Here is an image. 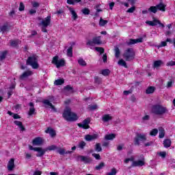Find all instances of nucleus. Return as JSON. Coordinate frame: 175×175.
I'll list each match as a JSON object with an SVG mask.
<instances>
[{
  "mask_svg": "<svg viewBox=\"0 0 175 175\" xmlns=\"http://www.w3.org/2000/svg\"><path fill=\"white\" fill-rule=\"evenodd\" d=\"M59 148H58L55 145H51V146H48L47 148H46V151H54V150H57V151H58V150H59Z\"/></svg>",
  "mask_w": 175,
  "mask_h": 175,
  "instance_id": "31",
  "label": "nucleus"
},
{
  "mask_svg": "<svg viewBox=\"0 0 175 175\" xmlns=\"http://www.w3.org/2000/svg\"><path fill=\"white\" fill-rule=\"evenodd\" d=\"M94 150L96 152H101L102 151V146L100 145V143H97L94 146Z\"/></svg>",
  "mask_w": 175,
  "mask_h": 175,
  "instance_id": "32",
  "label": "nucleus"
},
{
  "mask_svg": "<svg viewBox=\"0 0 175 175\" xmlns=\"http://www.w3.org/2000/svg\"><path fill=\"white\" fill-rule=\"evenodd\" d=\"M111 120H113V117L109 114H105L102 118L103 122H109V121H111Z\"/></svg>",
  "mask_w": 175,
  "mask_h": 175,
  "instance_id": "28",
  "label": "nucleus"
},
{
  "mask_svg": "<svg viewBox=\"0 0 175 175\" xmlns=\"http://www.w3.org/2000/svg\"><path fill=\"white\" fill-rule=\"evenodd\" d=\"M25 10V5H24V3L23 2L20 3L18 10L19 12H24Z\"/></svg>",
  "mask_w": 175,
  "mask_h": 175,
  "instance_id": "53",
  "label": "nucleus"
},
{
  "mask_svg": "<svg viewBox=\"0 0 175 175\" xmlns=\"http://www.w3.org/2000/svg\"><path fill=\"white\" fill-rule=\"evenodd\" d=\"M163 144L165 148H169V147L172 146V140H170V139H164Z\"/></svg>",
  "mask_w": 175,
  "mask_h": 175,
  "instance_id": "25",
  "label": "nucleus"
},
{
  "mask_svg": "<svg viewBox=\"0 0 175 175\" xmlns=\"http://www.w3.org/2000/svg\"><path fill=\"white\" fill-rule=\"evenodd\" d=\"M136 43H143V38L130 39L129 42H127V45L132 46V44H136Z\"/></svg>",
  "mask_w": 175,
  "mask_h": 175,
  "instance_id": "12",
  "label": "nucleus"
},
{
  "mask_svg": "<svg viewBox=\"0 0 175 175\" xmlns=\"http://www.w3.org/2000/svg\"><path fill=\"white\" fill-rule=\"evenodd\" d=\"M146 24H148V25H150V27H157V25H159L161 28H165V25L156 18H153V21H147Z\"/></svg>",
  "mask_w": 175,
  "mask_h": 175,
  "instance_id": "7",
  "label": "nucleus"
},
{
  "mask_svg": "<svg viewBox=\"0 0 175 175\" xmlns=\"http://www.w3.org/2000/svg\"><path fill=\"white\" fill-rule=\"evenodd\" d=\"M78 64L81 66H87V62H85L83 58H81L78 60Z\"/></svg>",
  "mask_w": 175,
  "mask_h": 175,
  "instance_id": "44",
  "label": "nucleus"
},
{
  "mask_svg": "<svg viewBox=\"0 0 175 175\" xmlns=\"http://www.w3.org/2000/svg\"><path fill=\"white\" fill-rule=\"evenodd\" d=\"M175 62L174 61H170L167 63V66H174Z\"/></svg>",
  "mask_w": 175,
  "mask_h": 175,
  "instance_id": "60",
  "label": "nucleus"
},
{
  "mask_svg": "<svg viewBox=\"0 0 175 175\" xmlns=\"http://www.w3.org/2000/svg\"><path fill=\"white\" fill-rule=\"evenodd\" d=\"M87 46H95V44L99 45L102 44V41L100 40V36L93 38L92 40H89L87 43Z\"/></svg>",
  "mask_w": 175,
  "mask_h": 175,
  "instance_id": "8",
  "label": "nucleus"
},
{
  "mask_svg": "<svg viewBox=\"0 0 175 175\" xmlns=\"http://www.w3.org/2000/svg\"><path fill=\"white\" fill-rule=\"evenodd\" d=\"M156 8H157V10H160L161 12H166V5L162 2L157 5Z\"/></svg>",
  "mask_w": 175,
  "mask_h": 175,
  "instance_id": "21",
  "label": "nucleus"
},
{
  "mask_svg": "<svg viewBox=\"0 0 175 175\" xmlns=\"http://www.w3.org/2000/svg\"><path fill=\"white\" fill-rule=\"evenodd\" d=\"M77 161H81V162H84V163H90L91 159L88 157L79 155L77 157Z\"/></svg>",
  "mask_w": 175,
  "mask_h": 175,
  "instance_id": "17",
  "label": "nucleus"
},
{
  "mask_svg": "<svg viewBox=\"0 0 175 175\" xmlns=\"http://www.w3.org/2000/svg\"><path fill=\"white\" fill-rule=\"evenodd\" d=\"M109 23L108 21L104 20L103 18H100L99 21V25L100 27H105L106 24Z\"/></svg>",
  "mask_w": 175,
  "mask_h": 175,
  "instance_id": "40",
  "label": "nucleus"
},
{
  "mask_svg": "<svg viewBox=\"0 0 175 175\" xmlns=\"http://www.w3.org/2000/svg\"><path fill=\"white\" fill-rule=\"evenodd\" d=\"M21 44V41L20 40H11L10 41V46H11V47L17 48L18 47V45Z\"/></svg>",
  "mask_w": 175,
  "mask_h": 175,
  "instance_id": "19",
  "label": "nucleus"
},
{
  "mask_svg": "<svg viewBox=\"0 0 175 175\" xmlns=\"http://www.w3.org/2000/svg\"><path fill=\"white\" fill-rule=\"evenodd\" d=\"M14 123L15 124V125H17V126H18V128H20V129H21V131H22V132H24V131H25V127L23 126V122H21V121L15 120L14 122Z\"/></svg>",
  "mask_w": 175,
  "mask_h": 175,
  "instance_id": "26",
  "label": "nucleus"
},
{
  "mask_svg": "<svg viewBox=\"0 0 175 175\" xmlns=\"http://www.w3.org/2000/svg\"><path fill=\"white\" fill-rule=\"evenodd\" d=\"M135 57H136V52L133 48H128L123 53V58L128 62L133 61Z\"/></svg>",
  "mask_w": 175,
  "mask_h": 175,
  "instance_id": "3",
  "label": "nucleus"
},
{
  "mask_svg": "<svg viewBox=\"0 0 175 175\" xmlns=\"http://www.w3.org/2000/svg\"><path fill=\"white\" fill-rule=\"evenodd\" d=\"M51 23V16H48L41 21V23H40V25H42V27H49Z\"/></svg>",
  "mask_w": 175,
  "mask_h": 175,
  "instance_id": "10",
  "label": "nucleus"
},
{
  "mask_svg": "<svg viewBox=\"0 0 175 175\" xmlns=\"http://www.w3.org/2000/svg\"><path fill=\"white\" fill-rule=\"evenodd\" d=\"M65 83V79H59L54 81L55 85H62Z\"/></svg>",
  "mask_w": 175,
  "mask_h": 175,
  "instance_id": "34",
  "label": "nucleus"
},
{
  "mask_svg": "<svg viewBox=\"0 0 175 175\" xmlns=\"http://www.w3.org/2000/svg\"><path fill=\"white\" fill-rule=\"evenodd\" d=\"M158 135V130L157 129H153L150 132V136H157Z\"/></svg>",
  "mask_w": 175,
  "mask_h": 175,
  "instance_id": "50",
  "label": "nucleus"
},
{
  "mask_svg": "<svg viewBox=\"0 0 175 175\" xmlns=\"http://www.w3.org/2000/svg\"><path fill=\"white\" fill-rule=\"evenodd\" d=\"M67 55L68 57H73V46H70L67 49Z\"/></svg>",
  "mask_w": 175,
  "mask_h": 175,
  "instance_id": "35",
  "label": "nucleus"
},
{
  "mask_svg": "<svg viewBox=\"0 0 175 175\" xmlns=\"http://www.w3.org/2000/svg\"><path fill=\"white\" fill-rule=\"evenodd\" d=\"M159 139H163L165 137V129H163V127H159Z\"/></svg>",
  "mask_w": 175,
  "mask_h": 175,
  "instance_id": "30",
  "label": "nucleus"
},
{
  "mask_svg": "<svg viewBox=\"0 0 175 175\" xmlns=\"http://www.w3.org/2000/svg\"><path fill=\"white\" fill-rule=\"evenodd\" d=\"M62 116L64 120L68 122H74L75 121H77V120H79L77 114L72 112V109L69 107H66Z\"/></svg>",
  "mask_w": 175,
  "mask_h": 175,
  "instance_id": "1",
  "label": "nucleus"
},
{
  "mask_svg": "<svg viewBox=\"0 0 175 175\" xmlns=\"http://www.w3.org/2000/svg\"><path fill=\"white\" fill-rule=\"evenodd\" d=\"M103 61L105 64H106V62H107V55L106 53H105L103 55Z\"/></svg>",
  "mask_w": 175,
  "mask_h": 175,
  "instance_id": "59",
  "label": "nucleus"
},
{
  "mask_svg": "<svg viewBox=\"0 0 175 175\" xmlns=\"http://www.w3.org/2000/svg\"><path fill=\"white\" fill-rule=\"evenodd\" d=\"M117 174V170L116 168H112L110 172L107 173V175H116Z\"/></svg>",
  "mask_w": 175,
  "mask_h": 175,
  "instance_id": "52",
  "label": "nucleus"
},
{
  "mask_svg": "<svg viewBox=\"0 0 175 175\" xmlns=\"http://www.w3.org/2000/svg\"><path fill=\"white\" fill-rule=\"evenodd\" d=\"M8 55V51H4L0 54V61H3L5 58H6V55Z\"/></svg>",
  "mask_w": 175,
  "mask_h": 175,
  "instance_id": "38",
  "label": "nucleus"
},
{
  "mask_svg": "<svg viewBox=\"0 0 175 175\" xmlns=\"http://www.w3.org/2000/svg\"><path fill=\"white\" fill-rule=\"evenodd\" d=\"M36 151L38 152L36 157H38V158L43 157V155H44L47 152L46 148L43 149L42 148L40 147H38L37 149H36Z\"/></svg>",
  "mask_w": 175,
  "mask_h": 175,
  "instance_id": "13",
  "label": "nucleus"
},
{
  "mask_svg": "<svg viewBox=\"0 0 175 175\" xmlns=\"http://www.w3.org/2000/svg\"><path fill=\"white\" fill-rule=\"evenodd\" d=\"M33 146H42L43 144V138L37 137L32 141Z\"/></svg>",
  "mask_w": 175,
  "mask_h": 175,
  "instance_id": "15",
  "label": "nucleus"
},
{
  "mask_svg": "<svg viewBox=\"0 0 175 175\" xmlns=\"http://www.w3.org/2000/svg\"><path fill=\"white\" fill-rule=\"evenodd\" d=\"M33 72L32 71H25V72L23 73V75H21L20 79L21 80H23V79H25L27 77H29V76H32Z\"/></svg>",
  "mask_w": 175,
  "mask_h": 175,
  "instance_id": "22",
  "label": "nucleus"
},
{
  "mask_svg": "<svg viewBox=\"0 0 175 175\" xmlns=\"http://www.w3.org/2000/svg\"><path fill=\"white\" fill-rule=\"evenodd\" d=\"M100 81H101L100 78H99L98 77H94V83H96V84H99Z\"/></svg>",
  "mask_w": 175,
  "mask_h": 175,
  "instance_id": "57",
  "label": "nucleus"
},
{
  "mask_svg": "<svg viewBox=\"0 0 175 175\" xmlns=\"http://www.w3.org/2000/svg\"><path fill=\"white\" fill-rule=\"evenodd\" d=\"M166 46H167V43L166 42V41H163L161 42V44L158 46V47H166Z\"/></svg>",
  "mask_w": 175,
  "mask_h": 175,
  "instance_id": "56",
  "label": "nucleus"
},
{
  "mask_svg": "<svg viewBox=\"0 0 175 175\" xmlns=\"http://www.w3.org/2000/svg\"><path fill=\"white\" fill-rule=\"evenodd\" d=\"M163 65V62L162 60H157L153 64V68L158 69V68H161Z\"/></svg>",
  "mask_w": 175,
  "mask_h": 175,
  "instance_id": "27",
  "label": "nucleus"
},
{
  "mask_svg": "<svg viewBox=\"0 0 175 175\" xmlns=\"http://www.w3.org/2000/svg\"><path fill=\"white\" fill-rule=\"evenodd\" d=\"M26 65H29L33 69H38L39 64L38 63V55H33L27 57Z\"/></svg>",
  "mask_w": 175,
  "mask_h": 175,
  "instance_id": "4",
  "label": "nucleus"
},
{
  "mask_svg": "<svg viewBox=\"0 0 175 175\" xmlns=\"http://www.w3.org/2000/svg\"><path fill=\"white\" fill-rule=\"evenodd\" d=\"M90 122H91V118H88L83 121V123H79L78 126L83 129H90Z\"/></svg>",
  "mask_w": 175,
  "mask_h": 175,
  "instance_id": "9",
  "label": "nucleus"
},
{
  "mask_svg": "<svg viewBox=\"0 0 175 175\" xmlns=\"http://www.w3.org/2000/svg\"><path fill=\"white\" fill-rule=\"evenodd\" d=\"M79 2H81V0H67L68 5H76V3H79Z\"/></svg>",
  "mask_w": 175,
  "mask_h": 175,
  "instance_id": "41",
  "label": "nucleus"
},
{
  "mask_svg": "<svg viewBox=\"0 0 175 175\" xmlns=\"http://www.w3.org/2000/svg\"><path fill=\"white\" fill-rule=\"evenodd\" d=\"M45 133H49L51 137H54L57 135V133H55V130L53 129L51 127H49L45 131Z\"/></svg>",
  "mask_w": 175,
  "mask_h": 175,
  "instance_id": "20",
  "label": "nucleus"
},
{
  "mask_svg": "<svg viewBox=\"0 0 175 175\" xmlns=\"http://www.w3.org/2000/svg\"><path fill=\"white\" fill-rule=\"evenodd\" d=\"M86 143L84 141H81L78 144V148H81V150H84V146H86Z\"/></svg>",
  "mask_w": 175,
  "mask_h": 175,
  "instance_id": "46",
  "label": "nucleus"
},
{
  "mask_svg": "<svg viewBox=\"0 0 175 175\" xmlns=\"http://www.w3.org/2000/svg\"><path fill=\"white\" fill-rule=\"evenodd\" d=\"M13 169H14V159H11L8 162V170L12 171Z\"/></svg>",
  "mask_w": 175,
  "mask_h": 175,
  "instance_id": "23",
  "label": "nucleus"
},
{
  "mask_svg": "<svg viewBox=\"0 0 175 175\" xmlns=\"http://www.w3.org/2000/svg\"><path fill=\"white\" fill-rule=\"evenodd\" d=\"M92 157H94L96 159L100 160V155L99 154L93 153Z\"/></svg>",
  "mask_w": 175,
  "mask_h": 175,
  "instance_id": "58",
  "label": "nucleus"
},
{
  "mask_svg": "<svg viewBox=\"0 0 175 175\" xmlns=\"http://www.w3.org/2000/svg\"><path fill=\"white\" fill-rule=\"evenodd\" d=\"M98 137H99V135H98V134H88L85 135V140H86V142H93V140H96Z\"/></svg>",
  "mask_w": 175,
  "mask_h": 175,
  "instance_id": "11",
  "label": "nucleus"
},
{
  "mask_svg": "<svg viewBox=\"0 0 175 175\" xmlns=\"http://www.w3.org/2000/svg\"><path fill=\"white\" fill-rule=\"evenodd\" d=\"M88 110L93 111L94 110H96V109H98V105L96 104L90 105H88Z\"/></svg>",
  "mask_w": 175,
  "mask_h": 175,
  "instance_id": "42",
  "label": "nucleus"
},
{
  "mask_svg": "<svg viewBox=\"0 0 175 175\" xmlns=\"http://www.w3.org/2000/svg\"><path fill=\"white\" fill-rule=\"evenodd\" d=\"M64 90L66 91H68V92H73V88L70 86V85H68L64 87Z\"/></svg>",
  "mask_w": 175,
  "mask_h": 175,
  "instance_id": "51",
  "label": "nucleus"
},
{
  "mask_svg": "<svg viewBox=\"0 0 175 175\" xmlns=\"http://www.w3.org/2000/svg\"><path fill=\"white\" fill-rule=\"evenodd\" d=\"M168 111L167 108L159 104L152 105L151 109V113L155 116H163V114H166Z\"/></svg>",
  "mask_w": 175,
  "mask_h": 175,
  "instance_id": "2",
  "label": "nucleus"
},
{
  "mask_svg": "<svg viewBox=\"0 0 175 175\" xmlns=\"http://www.w3.org/2000/svg\"><path fill=\"white\" fill-rule=\"evenodd\" d=\"M94 50H96V51H97L98 53H100V55L105 53V49H103V47H95Z\"/></svg>",
  "mask_w": 175,
  "mask_h": 175,
  "instance_id": "45",
  "label": "nucleus"
},
{
  "mask_svg": "<svg viewBox=\"0 0 175 175\" xmlns=\"http://www.w3.org/2000/svg\"><path fill=\"white\" fill-rule=\"evenodd\" d=\"M148 12H150L151 13H157V12H158V9L157 8V6H151L149 9H148Z\"/></svg>",
  "mask_w": 175,
  "mask_h": 175,
  "instance_id": "47",
  "label": "nucleus"
},
{
  "mask_svg": "<svg viewBox=\"0 0 175 175\" xmlns=\"http://www.w3.org/2000/svg\"><path fill=\"white\" fill-rule=\"evenodd\" d=\"M115 57L116 58H120V55H121V52L120 51V48L118 46L115 47Z\"/></svg>",
  "mask_w": 175,
  "mask_h": 175,
  "instance_id": "37",
  "label": "nucleus"
},
{
  "mask_svg": "<svg viewBox=\"0 0 175 175\" xmlns=\"http://www.w3.org/2000/svg\"><path fill=\"white\" fill-rule=\"evenodd\" d=\"M33 175H42V171L36 170Z\"/></svg>",
  "mask_w": 175,
  "mask_h": 175,
  "instance_id": "64",
  "label": "nucleus"
},
{
  "mask_svg": "<svg viewBox=\"0 0 175 175\" xmlns=\"http://www.w3.org/2000/svg\"><path fill=\"white\" fill-rule=\"evenodd\" d=\"M124 95H129V94H132V91L131 90H124L123 92Z\"/></svg>",
  "mask_w": 175,
  "mask_h": 175,
  "instance_id": "62",
  "label": "nucleus"
},
{
  "mask_svg": "<svg viewBox=\"0 0 175 175\" xmlns=\"http://www.w3.org/2000/svg\"><path fill=\"white\" fill-rule=\"evenodd\" d=\"M155 91V87L154 86H150L146 89V93L147 94H154Z\"/></svg>",
  "mask_w": 175,
  "mask_h": 175,
  "instance_id": "33",
  "label": "nucleus"
},
{
  "mask_svg": "<svg viewBox=\"0 0 175 175\" xmlns=\"http://www.w3.org/2000/svg\"><path fill=\"white\" fill-rule=\"evenodd\" d=\"M68 10L72 15V20H74V21H76V20L79 18V16L77 15V13H76V11L75 10V9L70 7L68 8Z\"/></svg>",
  "mask_w": 175,
  "mask_h": 175,
  "instance_id": "18",
  "label": "nucleus"
},
{
  "mask_svg": "<svg viewBox=\"0 0 175 175\" xmlns=\"http://www.w3.org/2000/svg\"><path fill=\"white\" fill-rule=\"evenodd\" d=\"M81 12L83 13V14H85V16H87L90 14V9L85 8L83 10H81Z\"/></svg>",
  "mask_w": 175,
  "mask_h": 175,
  "instance_id": "49",
  "label": "nucleus"
},
{
  "mask_svg": "<svg viewBox=\"0 0 175 175\" xmlns=\"http://www.w3.org/2000/svg\"><path fill=\"white\" fill-rule=\"evenodd\" d=\"M0 31L2 33H5L6 31H9V24L5 23L0 27Z\"/></svg>",
  "mask_w": 175,
  "mask_h": 175,
  "instance_id": "29",
  "label": "nucleus"
},
{
  "mask_svg": "<svg viewBox=\"0 0 175 175\" xmlns=\"http://www.w3.org/2000/svg\"><path fill=\"white\" fill-rule=\"evenodd\" d=\"M146 165V162H144V158H143L142 160H138L137 161H133L131 166L133 167H136L137 166H144Z\"/></svg>",
  "mask_w": 175,
  "mask_h": 175,
  "instance_id": "14",
  "label": "nucleus"
},
{
  "mask_svg": "<svg viewBox=\"0 0 175 175\" xmlns=\"http://www.w3.org/2000/svg\"><path fill=\"white\" fill-rule=\"evenodd\" d=\"M143 121H148L150 120V116L146 115L142 118Z\"/></svg>",
  "mask_w": 175,
  "mask_h": 175,
  "instance_id": "61",
  "label": "nucleus"
},
{
  "mask_svg": "<svg viewBox=\"0 0 175 175\" xmlns=\"http://www.w3.org/2000/svg\"><path fill=\"white\" fill-rule=\"evenodd\" d=\"M57 152L60 155H65V154H72V151L66 150L65 149L59 148L57 150Z\"/></svg>",
  "mask_w": 175,
  "mask_h": 175,
  "instance_id": "24",
  "label": "nucleus"
},
{
  "mask_svg": "<svg viewBox=\"0 0 175 175\" xmlns=\"http://www.w3.org/2000/svg\"><path fill=\"white\" fill-rule=\"evenodd\" d=\"M118 65H120V66H124V68H128V66L126 65V62L122 59H120L118 62Z\"/></svg>",
  "mask_w": 175,
  "mask_h": 175,
  "instance_id": "39",
  "label": "nucleus"
},
{
  "mask_svg": "<svg viewBox=\"0 0 175 175\" xmlns=\"http://www.w3.org/2000/svg\"><path fill=\"white\" fill-rule=\"evenodd\" d=\"M105 165L104 162H101L100 164H98L97 166H96L95 169L96 170H100L105 167Z\"/></svg>",
  "mask_w": 175,
  "mask_h": 175,
  "instance_id": "43",
  "label": "nucleus"
},
{
  "mask_svg": "<svg viewBox=\"0 0 175 175\" xmlns=\"http://www.w3.org/2000/svg\"><path fill=\"white\" fill-rule=\"evenodd\" d=\"M101 74L103 75V76H109V75H110V70L104 69L101 71Z\"/></svg>",
  "mask_w": 175,
  "mask_h": 175,
  "instance_id": "48",
  "label": "nucleus"
},
{
  "mask_svg": "<svg viewBox=\"0 0 175 175\" xmlns=\"http://www.w3.org/2000/svg\"><path fill=\"white\" fill-rule=\"evenodd\" d=\"M160 157L161 158H166V152H161L159 153Z\"/></svg>",
  "mask_w": 175,
  "mask_h": 175,
  "instance_id": "63",
  "label": "nucleus"
},
{
  "mask_svg": "<svg viewBox=\"0 0 175 175\" xmlns=\"http://www.w3.org/2000/svg\"><path fill=\"white\" fill-rule=\"evenodd\" d=\"M135 10H136V8L135 6H133V7L130 8L129 10H127L126 12L127 13H133V12H135Z\"/></svg>",
  "mask_w": 175,
  "mask_h": 175,
  "instance_id": "54",
  "label": "nucleus"
},
{
  "mask_svg": "<svg viewBox=\"0 0 175 175\" xmlns=\"http://www.w3.org/2000/svg\"><path fill=\"white\" fill-rule=\"evenodd\" d=\"M42 103H43L44 105H46V106H51V105H53V104L50 102V100H44L42 101Z\"/></svg>",
  "mask_w": 175,
  "mask_h": 175,
  "instance_id": "55",
  "label": "nucleus"
},
{
  "mask_svg": "<svg viewBox=\"0 0 175 175\" xmlns=\"http://www.w3.org/2000/svg\"><path fill=\"white\" fill-rule=\"evenodd\" d=\"M146 140H147L146 134L137 133L134 138V144L135 146H140V142H146Z\"/></svg>",
  "mask_w": 175,
  "mask_h": 175,
  "instance_id": "5",
  "label": "nucleus"
},
{
  "mask_svg": "<svg viewBox=\"0 0 175 175\" xmlns=\"http://www.w3.org/2000/svg\"><path fill=\"white\" fill-rule=\"evenodd\" d=\"M59 58V57L57 55L53 57L52 64H53V65H55L56 68H61L62 66H65V60L64 59L58 60Z\"/></svg>",
  "mask_w": 175,
  "mask_h": 175,
  "instance_id": "6",
  "label": "nucleus"
},
{
  "mask_svg": "<svg viewBox=\"0 0 175 175\" xmlns=\"http://www.w3.org/2000/svg\"><path fill=\"white\" fill-rule=\"evenodd\" d=\"M105 140H113V139H116V134H109L105 135Z\"/></svg>",
  "mask_w": 175,
  "mask_h": 175,
  "instance_id": "36",
  "label": "nucleus"
},
{
  "mask_svg": "<svg viewBox=\"0 0 175 175\" xmlns=\"http://www.w3.org/2000/svg\"><path fill=\"white\" fill-rule=\"evenodd\" d=\"M29 106L30 107V108L28 111V116H33V114H36V109H35V104H33V103H29Z\"/></svg>",
  "mask_w": 175,
  "mask_h": 175,
  "instance_id": "16",
  "label": "nucleus"
}]
</instances>
